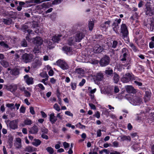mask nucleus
I'll return each instance as SVG.
<instances>
[{
  "label": "nucleus",
  "instance_id": "17",
  "mask_svg": "<svg viewBox=\"0 0 154 154\" xmlns=\"http://www.w3.org/2000/svg\"><path fill=\"white\" fill-rule=\"evenodd\" d=\"M49 120L50 122L54 124L57 120V118L56 116L54 115V112H52L49 115Z\"/></svg>",
  "mask_w": 154,
  "mask_h": 154
},
{
  "label": "nucleus",
  "instance_id": "53",
  "mask_svg": "<svg viewBox=\"0 0 154 154\" xmlns=\"http://www.w3.org/2000/svg\"><path fill=\"white\" fill-rule=\"evenodd\" d=\"M122 52L123 54H125V55H127L128 51L126 48H124L122 50Z\"/></svg>",
  "mask_w": 154,
  "mask_h": 154
},
{
  "label": "nucleus",
  "instance_id": "4",
  "mask_svg": "<svg viewBox=\"0 0 154 154\" xmlns=\"http://www.w3.org/2000/svg\"><path fill=\"white\" fill-rule=\"evenodd\" d=\"M85 33L83 31H78L76 32L75 37V41L79 42L85 36Z\"/></svg>",
  "mask_w": 154,
  "mask_h": 154
},
{
  "label": "nucleus",
  "instance_id": "50",
  "mask_svg": "<svg viewBox=\"0 0 154 154\" xmlns=\"http://www.w3.org/2000/svg\"><path fill=\"white\" fill-rule=\"evenodd\" d=\"M12 74L14 75H17L19 74V71L17 69H14L12 71Z\"/></svg>",
  "mask_w": 154,
  "mask_h": 154
},
{
  "label": "nucleus",
  "instance_id": "15",
  "mask_svg": "<svg viewBox=\"0 0 154 154\" xmlns=\"http://www.w3.org/2000/svg\"><path fill=\"white\" fill-rule=\"evenodd\" d=\"M62 49L67 55H70L73 54L72 49L70 47L65 46Z\"/></svg>",
  "mask_w": 154,
  "mask_h": 154
},
{
  "label": "nucleus",
  "instance_id": "48",
  "mask_svg": "<svg viewBox=\"0 0 154 154\" xmlns=\"http://www.w3.org/2000/svg\"><path fill=\"white\" fill-rule=\"evenodd\" d=\"M77 127H79L80 128H85V125H82L79 122L76 125Z\"/></svg>",
  "mask_w": 154,
  "mask_h": 154
},
{
  "label": "nucleus",
  "instance_id": "58",
  "mask_svg": "<svg viewBox=\"0 0 154 154\" xmlns=\"http://www.w3.org/2000/svg\"><path fill=\"white\" fill-rule=\"evenodd\" d=\"M65 113L66 115L69 116H70L71 117H72L73 116V114L72 113L69 111H66L65 112Z\"/></svg>",
  "mask_w": 154,
  "mask_h": 154
},
{
  "label": "nucleus",
  "instance_id": "35",
  "mask_svg": "<svg viewBox=\"0 0 154 154\" xmlns=\"http://www.w3.org/2000/svg\"><path fill=\"white\" fill-rule=\"evenodd\" d=\"M0 45L5 48H9L8 45L6 43V42H5L4 41L0 42Z\"/></svg>",
  "mask_w": 154,
  "mask_h": 154
},
{
  "label": "nucleus",
  "instance_id": "63",
  "mask_svg": "<svg viewBox=\"0 0 154 154\" xmlns=\"http://www.w3.org/2000/svg\"><path fill=\"white\" fill-rule=\"evenodd\" d=\"M63 146L64 148L66 149L69 146V144L66 142H64L63 143Z\"/></svg>",
  "mask_w": 154,
  "mask_h": 154
},
{
  "label": "nucleus",
  "instance_id": "40",
  "mask_svg": "<svg viewBox=\"0 0 154 154\" xmlns=\"http://www.w3.org/2000/svg\"><path fill=\"white\" fill-rule=\"evenodd\" d=\"M74 38L73 37L69 38L68 40V44L70 45H72L74 43Z\"/></svg>",
  "mask_w": 154,
  "mask_h": 154
},
{
  "label": "nucleus",
  "instance_id": "14",
  "mask_svg": "<svg viewBox=\"0 0 154 154\" xmlns=\"http://www.w3.org/2000/svg\"><path fill=\"white\" fill-rule=\"evenodd\" d=\"M24 80L28 85H32L33 83V78L29 76L28 75H26L24 76Z\"/></svg>",
  "mask_w": 154,
  "mask_h": 154
},
{
  "label": "nucleus",
  "instance_id": "36",
  "mask_svg": "<svg viewBox=\"0 0 154 154\" xmlns=\"http://www.w3.org/2000/svg\"><path fill=\"white\" fill-rule=\"evenodd\" d=\"M94 22L93 21H90L88 23V27L89 30L90 31H92L94 26Z\"/></svg>",
  "mask_w": 154,
  "mask_h": 154
},
{
  "label": "nucleus",
  "instance_id": "64",
  "mask_svg": "<svg viewBox=\"0 0 154 154\" xmlns=\"http://www.w3.org/2000/svg\"><path fill=\"white\" fill-rule=\"evenodd\" d=\"M149 47L151 48H154V42H151L149 43Z\"/></svg>",
  "mask_w": 154,
  "mask_h": 154
},
{
  "label": "nucleus",
  "instance_id": "25",
  "mask_svg": "<svg viewBox=\"0 0 154 154\" xmlns=\"http://www.w3.org/2000/svg\"><path fill=\"white\" fill-rule=\"evenodd\" d=\"M75 72L78 74H84L85 72V69L82 68H77L75 69Z\"/></svg>",
  "mask_w": 154,
  "mask_h": 154
},
{
  "label": "nucleus",
  "instance_id": "27",
  "mask_svg": "<svg viewBox=\"0 0 154 154\" xmlns=\"http://www.w3.org/2000/svg\"><path fill=\"white\" fill-rule=\"evenodd\" d=\"M111 21L110 20L105 21L104 24H102L101 25V26L103 28L107 29L109 27V25Z\"/></svg>",
  "mask_w": 154,
  "mask_h": 154
},
{
  "label": "nucleus",
  "instance_id": "1",
  "mask_svg": "<svg viewBox=\"0 0 154 154\" xmlns=\"http://www.w3.org/2000/svg\"><path fill=\"white\" fill-rule=\"evenodd\" d=\"M128 100L129 102L134 105H138L142 102L141 99L138 97L135 96H131L128 98Z\"/></svg>",
  "mask_w": 154,
  "mask_h": 154
},
{
  "label": "nucleus",
  "instance_id": "55",
  "mask_svg": "<svg viewBox=\"0 0 154 154\" xmlns=\"http://www.w3.org/2000/svg\"><path fill=\"white\" fill-rule=\"evenodd\" d=\"M37 86H38L42 90H44L45 89V88L43 86V85L42 84L39 83L38 84Z\"/></svg>",
  "mask_w": 154,
  "mask_h": 154
},
{
  "label": "nucleus",
  "instance_id": "52",
  "mask_svg": "<svg viewBox=\"0 0 154 154\" xmlns=\"http://www.w3.org/2000/svg\"><path fill=\"white\" fill-rule=\"evenodd\" d=\"M93 116L96 117L97 119H99L100 117V113L99 111H97L93 115Z\"/></svg>",
  "mask_w": 154,
  "mask_h": 154
},
{
  "label": "nucleus",
  "instance_id": "20",
  "mask_svg": "<svg viewBox=\"0 0 154 154\" xmlns=\"http://www.w3.org/2000/svg\"><path fill=\"white\" fill-rule=\"evenodd\" d=\"M7 88L10 91H14L16 90L17 88V86L16 85L11 84L8 85Z\"/></svg>",
  "mask_w": 154,
  "mask_h": 154
},
{
  "label": "nucleus",
  "instance_id": "54",
  "mask_svg": "<svg viewBox=\"0 0 154 154\" xmlns=\"http://www.w3.org/2000/svg\"><path fill=\"white\" fill-rule=\"evenodd\" d=\"M21 44V45L23 47H26L27 45V42L25 40H23L22 41Z\"/></svg>",
  "mask_w": 154,
  "mask_h": 154
},
{
  "label": "nucleus",
  "instance_id": "11",
  "mask_svg": "<svg viewBox=\"0 0 154 154\" xmlns=\"http://www.w3.org/2000/svg\"><path fill=\"white\" fill-rule=\"evenodd\" d=\"M18 120L15 119L10 121L9 123L10 128L12 129L15 130L18 128Z\"/></svg>",
  "mask_w": 154,
  "mask_h": 154
},
{
  "label": "nucleus",
  "instance_id": "12",
  "mask_svg": "<svg viewBox=\"0 0 154 154\" xmlns=\"http://www.w3.org/2000/svg\"><path fill=\"white\" fill-rule=\"evenodd\" d=\"M32 42L34 44L40 46L42 44L43 40L40 37H37L33 38Z\"/></svg>",
  "mask_w": 154,
  "mask_h": 154
},
{
  "label": "nucleus",
  "instance_id": "44",
  "mask_svg": "<svg viewBox=\"0 0 154 154\" xmlns=\"http://www.w3.org/2000/svg\"><path fill=\"white\" fill-rule=\"evenodd\" d=\"M54 108L58 112H59L60 110V106L57 103L55 104L53 106Z\"/></svg>",
  "mask_w": 154,
  "mask_h": 154
},
{
  "label": "nucleus",
  "instance_id": "59",
  "mask_svg": "<svg viewBox=\"0 0 154 154\" xmlns=\"http://www.w3.org/2000/svg\"><path fill=\"white\" fill-rule=\"evenodd\" d=\"M48 74L50 76H52L53 75L54 72L52 69H51L48 71Z\"/></svg>",
  "mask_w": 154,
  "mask_h": 154
},
{
  "label": "nucleus",
  "instance_id": "24",
  "mask_svg": "<svg viewBox=\"0 0 154 154\" xmlns=\"http://www.w3.org/2000/svg\"><path fill=\"white\" fill-rule=\"evenodd\" d=\"M119 76L116 73L114 72L113 74V77L112 79L114 82L115 83H117L119 80Z\"/></svg>",
  "mask_w": 154,
  "mask_h": 154
},
{
  "label": "nucleus",
  "instance_id": "42",
  "mask_svg": "<svg viewBox=\"0 0 154 154\" xmlns=\"http://www.w3.org/2000/svg\"><path fill=\"white\" fill-rule=\"evenodd\" d=\"M70 86L72 89L73 90H74L76 88V83L75 82H72L70 84Z\"/></svg>",
  "mask_w": 154,
  "mask_h": 154
},
{
  "label": "nucleus",
  "instance_id": "41",
  "mask_svg": "<svg viewBox=\"0 0 154 154\" xmlns=\"http://www.w3.org/2000/svg\"><path fill=\"white\" fill-rule=\"evenodd\" d=\"M47 151L50 154H52L54 153V150L51 147H48L46 149Z\"/></svg>",
  "mask_w": 154,
  "mask_h": 154
},
{
  "label": "nucleus",
  "instance_id": "3",
  "mask_svg": "<svg viewBox=\"0 0 154 154\" xmlns=\"http://www.w3.org/2000/svg\"><path fill=\"white\" fill-rule=\"evenodd\" d=\"M57 65L63 70L69 69V66L67 62L64 60L59 59L56 62Z\"/></svg>",
  "mask_w": 154,
  "mask_h": 154
},
{
  "label": "nucleus",
  "instance_id": "22",
  "mask_svg": "<svg viewBox=\"0 0 154 154\" xmlns=\"http://www.w3.org/2000/svg\"><path fill=\"white\" fill-rule=\"evenodd\" d=\"M151 93L149 91H146L145 92V95L144 97L145 101L146 102L149 100L151 96Z\"/></svg>",
  "mask_w": 154,
  "mask_h": 154
},
{
  "label": "nucleus",
  "instance_id": "39",
  "mask_svg": "<svg viewBox=\"0 0 154 154\" xmlns=\"http://www.w3.org/2000/svg\"><path fill=\"white\" fill-rule=\"evenodd\" d=\"M40 76L42 78L46 79L48 78V79L49 76L47 73L45 72H42L40 74Z\"/></svg>",
  "mask_w": 154,
  "mask_h": 154
},
{
  "label": "nucleus",
  "instance_id": "30",
  "mask_svg": "<svg viewBox=\"0 0 154 154\" xmlns=\"http://www.w3.org/2000/svg\"><path fill=\"white\" fill-rule=\"evenodd\" d=\"M41 143V141L39 139H34V141L32 143L33 145L37 146L39 145Z\"/></svg>",
  "mask_w": 154,
  "mask_h": 154
},
{
  "label": "nucleus",
  "instance_id": "51",
  "mask_svg": "<svg viewBox=\"0 0 154 154\" xmlns=\"http://www.w3.org/2000/svg\"><path fill=\"white\" fill-rule=\"evenodd\" d=\"M20 112L24 113L25 112V108L23 106H21L20 109Z\"/></svg>",
  "mask_w": 154,
  "mask_h": 154
},
{
  "label": "nucleus",
  "instance_id": "56",
  "mask_svg": "<svg viewBox=\"0 0 154 154\" xmlns=\"http://www.w3.org/2000/svg\"><path fill=\"white\" fill-rule=\"evenodd\" d=\"M118 42L116 41H114L112 42V48H115L117 45Z\"/></svg>",
  "mask_w": 154,
  "mask_h": 154
},
{
  "label": "nucleus",
  "instance_id": "9",
  "mask_svg": "<svg viewBox=\"0 0 154 154\" xmlns=\"http://www.w3.org/2000/svg\"><path fill=\"white\" fill-rule=\"evenodd\" d=\"M131 78V75L130 73H126L122 77L121 81L123 83H127L130 81Z\"/></svg>",
  "mask_w": 154,
  "mask_h": 154
},
{
  "label": "nucleus",
  "instance_id": "60",
  "mask_svg": "<svg viewBox=\"0 0 154 154\" xmlns=\"http://www.w3.org/2000/svg\"><path fill=\"white\" fill-rule=\"evenodd\" d=\"M46 134H42L41 137L43 139H45L46 140H48V137Z\"/></svg>",
  "mask_w": 154,
  "mask_h": 154
},
{
  "label": "nucleus",
  "instance_id": "33",
  "mask_svg": "<svg viewBox=\"0 0 154 154\" xmlns=\"http://www.w3.org/2000/svg\"><path fill=\"white\" fill-rule=\"evenodd\" d=\"M129 46L134 52L138 51V50L137 47L132 43H130Z\"/></svg>",
  "mask_w": 154,
  "mask_h": 154
},
{
  "label": "nucleus",
  "instance_id": "13",
  "mask_svg": "<svg viewBox=\"0 0 154 154\" xmlns=\"http://www.w3.org/2000/svg\"><path fill=\"white\" fill-rule=\"evenodd\" d=\"M14 145L16 148L17 149L21 148L22 147V141L21 139L19 138H17L14 143Z\"/></svg>",
  "mask_w": 154,
  "mask_h": 154
},
{
  "label": "nucleus",
  "instance_id": "2",
  "mask_svg": "<svg viewBox=\"0 0 154 154\" xmlns=\"http://www.w3.org/2000/svg\"><path fill=\"white\" fill-rule=\"evenodd\" d=\"M146 8L144 11L146 14L149 16H151L154 14V8L152 7L150 2H147L145 5Z\"/></svg>",
  "mask_w": 154,
  "mask_h": 154
},
{
  "label": "nucleus",
  "instance_id": "57",
  "mask_svg": "<svg viewBox=\"0 0 154 154\" xmlns=\"http://www.w3.org/2000/svg\"><path fill=\"white\" fill-rule=\"evenodd\" d=\"M30 112L32 115L35 114V112L34 110V108L33 107H30L29 108Z\"/></svg>",
  "mask_w": 154,
  "mask_h": 154
},
{
  "label": "nucleus",
  "instance_id": "21",
  "mask_svg": "<svg viewBox=\"0 0 154 154\" xmlns=\"http://www.w3.org/2000/svg\"><path fill=\"white\" fill-rule=\"evenodd\" d=\"M38 131V128L37 126L34 125L31 128L29 132L31 134H35L37 133Z\"/></svg>",
  "mask_w": 154,
  "mask_h": 154
},
{
  "label": "nucleus",
  "instance_id": "26",
  "mask_svg": "<svg viewBox=\"0 0 154 154\" xmlns=\"http://www.w3.org/2000/svg\"><path fill=\"white\" fill-rule=\"evenodd\" d=\"M61 36V35H56L53 37L52 39L54 42H58L60 39V38Z\"/></svg>",
  "mask_w": 154,
  "mask_h": 154
},
{
  "label": "nucleus",
  "instance_id": "61",
  "mask_svg": "<svg viewBox=\"0 0 154 154\" xmlns=\"http://www.w3.org/2000/svg\"><path fill=\"white\" fill-rule=\"evenodd\" d=\"M85 82V80L83 79L82 81L79 83V85L80 86H82L83 85Z\"/></svg>",
  "mask_w": 154,
  "mask_h": 154
},
{
  "label": "nucleus",
  "instance_id": "34",
  "mask_svg": "<svg viewBox=\"0 0 154 154\" xmlns=\"http://www.w3.org/2000/svg\"><path fill=\"white\" fill-rule=\"evenodd\" d=\"M1 64L5 68L8 67L9 66V63L7 61L3 60L0 61Z\"/></svg>",
  "mask_w": 154,
  "mask_h": 154
},
{
  "label": "nucleus",
  "instance_id": "10",
  "mask_svg": "<svg viewBox=\"0 0 154 154\" xmlns=\"http://www.w3.org/2000/svg\"><path fill=\"white\" fill-rule=\"evenodd\" d=\"M93 51L94 52L96 53H99L103 51V48L98 44H96L93 47Z\"/></svg>",
  "mask_w": 154,
  "mask_h": 154
},
{
  "label": "nucleus",
  "instance_id": "29",
  "mask_svg": "<svg viewBox=\"0 0 154 154\" xmlns=\"http://www.w3.org/2000/svg\"><path fill=\"white\" fill-rule=\"evenodd\" d=\"M2 21L4 23V24L9 25L12 23V20L10 18L7 19H3Z\"/></svg>",
  "mask_w": 154,
  "mask_h": 154
},
{
  "label": "nucleus",
  "instance_id": "47",
  "mask_svg": "<svg viewBox=\"0 0 154 154\" xmlns=\"http://www.w3.org/2000/svg\"><path fill=\"white\" fill-rule=\"evenodd\" d=\"M6 106L8 108H10L11 109H14V104L13 103H7L6 104Z\"/></svg>",
  "mask_w": 154,
  "mask_h": 154
},
{
  "label": "nucleus",
  "instance_id": "19",
  "mask_svg": "<svg viewBox=\"0 0 154 154\" xmlns=\"http://www.w3.org/2000/svg\"><path fill=\"white\" fill-rule=\"evenodd\" d=\"M125 88L127 91L128 93L134 94L136 92V90L131 86H126Z\"/></svg>",
  "mask_w": 154,
  "mask_h": 154
},
{
  "label": "nucleus",
  "instance_id": "49",
  "mask_svg": "<svg viewBox=\"0 0 154 154\" xmlns=\"http://www.w3.org/2000/svg\"><path fill=\"white\" fill-rule=\"evenodd\" d=\"M112 146L114 147H118L119 146V143L117 141H115L112 143Z\"/></svg>",
  "mask_w": 154,
  "mask_h": 154
},
{
  "label": "nucleus",
  "instance_id": "46",
  "mask_svg": "<svg viewBox=\"0 0 154 154\" xmlns=\"http://www.w3.org/2000/svg\"><path fill=\"white\" fill-rule=\"evenodd\" d=\"M41 131L42 134H47L48 132V129L45 127L42 128L41 129Z\"/></svg>",
  "mask_w": 154,
  "mask_h": 154
},
{
  "label": "nucleus",
  "instance_id": "23",
  "mask_svg": "<svg viewBox=\"0 0 154 154\" xmlns=\"http://www.w3.org/2000/svg\"><path fill=\"white\" fill-rule=\"evenodd\" d=\"M27 89L28 91L26 90L24 92V94L26 97H29L31 95L30 92L32 91V88H31L29 87L27 88Z\"/></svg>",
  "mask_w": 154,
  "mask_h": 154
},
{
  "label": "nucleus",
  "instance_id": "32",
  "mask_svg": "<svg viewBox=\"0 0 154 154\" xmlns=\"http://www.w3.org/2000/svg\"><path fill=\"white\" fill-rule=\"evenodd\" d=\"M27 32L28 33V35L26 36V39L29 42L31 41V39L30 38V34H32V31L30 29H28L26 30Z\"/></svg>",
  "mask_w": 154,
  "mask_h": 154
},
{
  "label": "nucleus",
  "instance_id": "45",
  "mask_svg": "<svg viewBox=\"0 0 154 154\" xmlns=\"http://www.w3.org/2000/svg\"><path fill=\"white\" fill-rule=\"evenodd\" d=\"M127 55L125 54H123L120 57V59L123 62L125 61L126 60V57Z\"/></svg>",
  "mask_w": 154,
  "mask_h": 154
},
{
  "label": "nucleus",
  "instance_id": "62",
  "mask_svg": "<svg viewBox=\"0 0 154 154\" xmlns=\"http://www.w3.org/2000/svg\"><path fill=\"white\" fill-rule=\"evenodd\" d=\"M134 83L136 85H137L138 86H141L142 85V83L141 82H138L137 80L135 81H134Z\"/></svg>",
  "mask_w": 154,
  "mask_h": 154
},
{
  "label": "nucleus",
  "instance_id": "7",
  "mask_svg": "<svg viewBox=\"0 0 154 154\" xmlns=\"http://www.w3.org/2000/svg\"><path fill=\"white\" fill-rule=\"evenodd\" d=\"M121 32L123 34V36L124 38L128 39L127 36L128 34V32L127 26L125 24H122L121 26Z\"/></svg>",
  "mask_w": 154,
  "mask_h": 154
},
{
  "label": "nucleus",
  "instance_id": "31",
  "mask_svg": "<svg viewBox=\"0 0 154 154\" xmlns=\"http://www.w3.org/2000/svg\"><path fill=\"white\" fill-rule=\"evenodd\" d=\"M32 27L34 29L33 30L35 32L37 33H38L39 32H39V27L38 26V24L36 23L35 25H33L32 26Z\"/></svg>",
  "mask_w": 154,
  "mask_h": 154
},
{
  "label": "nucleus",
  "instance_id": "6",
  "mask_svg": "<svg viewBox=\"0 0 154 154\" xmlns=\"http://www.w3.org/2000/svg\"><path fill=\"white\" fill-rule=\"evenodd\" d=\"M121 21L120 19H116L113 22L112 25V28L113 30L116 33H118V30L119 28V24L120 23Z\"/></svg>",
  "mask_w": 154,
  "mask_h": 154
},
{
  "label": "nucleus",
  "instance_id": "28",
  "mask_svg": "<svg viewBox=\"0 0 154 154\" xmlns=\"http://www.w3.org/2000/svg\"><path fill=\"white\" fill-rule=\"evenodd\" d=\"M33 51L34 54L37 55L39 53H41V51L38 47L37 46H35L33 50Z\"/></svg>",
  "mask_w": 154,
  "mask_h": 154
},
{
  "label": "nucleus",
  "instance_id": "38",
  "mask_svg": "<svg viewBox=\"0 0 154 154\" xmlns=\"http://www.w3.org/2000/svg\"><path fill=\"white\" fill-rule=\"evenodd\" d=\"M24 124L25 125H31L32 123V121L31 120L29 119H26L24 121Z\"/></svg>",
  "mask_w": 154,
  "mask_h": 154
},
{
  "label": "nucleus",
  "instance_id": "5",
  "mask_svg": "<svg viewBox=\"0 0 154 154\" xmlns=\"http://www.w3.org/2000/svg\"><path fill=\"white\" fill-rule=\"evenodd\" d=\"M33 58V56L31 54L25 53L22 56V60L26 63L30 62Z\"/></svg>",
  "mask_w": 154,
  "mask_h": 154
},
{
  "label": "nucleus",
  "instance_id": "16",
  "mask_svg": "<svg viewBox=\"0 0 154 154\" xmlns=\"http://www.w3.org/2000/svg\"><path fill=\"white\" fill-rule=\"evenodd\" d=\"M94 79L96 81H100L103 77L102 73L101 72L97 73L94 76Z\"/></svg>",
  "mask_w": 154,
  "mask_h": 154
},
{
  "label": "nucleus",
  "instance_id": "37",
  "mask_svg": "<svg viewBox=\"0 0 154 154\" xmlns=\"http://www.w3.org/2000/svg\"><path fill=\"white\" fill-rule=\"evenodd\" d=\"M25 150L28 152H31L33 151L34 150L32 147L30 146H28L26 147Z\"/></svg>",
  "mask_w": 154,
  "mask_h": 154
},
{
  "label": "nucleus",
  "instance_id": "8",
  "mask_svg": "<svg viewBox=\"0 0 154 154\" xmlns=\"http://www.w3.org/2000/svg\"><path fill=\"white\" fill-rule=\"evenodd\" d=\"M109 57L105 56L101 59L100 63L102 66H105L109 64Z\"/></svg>",
  "mask_w": 154,
  "mask_h": 154
},
{
  "label": "nucleus",
  "instance_id": "43",
  "mask_svg": "<svg viewBox=\"0 0 154 154\" xmlns=\"http://www.w3.org/2000/svg\"><path fill=\"white\" fill-rule=\"evenodd\" d=\"M113 70L112 69H107L105 71L106 74L108 75H111L113 73Z\"/></svg>",
  "mask_w": 154,
  "mask_h": 154
},
{
  "label": "nucleus",
  "instance_id": "18",
  "mask_svg": "<svg viewBox=\"0 0 154 154\" xmlns=\"http://www.w3.org/2000/svg\"><path fill=\"white\" fill-rule=\"evenodd\" d=\"M42 58L39 57H36L35 60L34 64L36 67L39 66L42 64Z\"/></svg>",
  "mask_w": 154,
  "mask_h": 154
}]
</instances>
